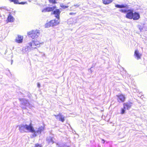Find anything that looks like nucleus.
Instances as JSON below:
<instances>
[{
	"label": "nucleus",
	"instance_id": "nucleus-1",
	"mask_svg": "<svg viewBox=\"0 0 147 147\" xmlns=\"http://www.w3.org/2000/svg\"><path fill=\"white\" fill-rule=\"evenodd\" d=\"M19 127V130L20 132L22 133L24 132H32L33 130L32 126L30 124L29 125L23 124L20 125L18 126Z\"/></svg>",
	"mask_w": 147,
	"mask_h": 147
},
{
	"label": "nucleus",
	"instance_id": "nucleus-2",
	"mask_svg": "<svg viewBox=\"0 0 147 147\" xmlns=\"http://www.w3.org/2000/svg\"><path fill=\"white\" fill-rule=\"evenodd\" d=\"M32 133H33L32 136L33 137H36L38 135L41 134V132L44 130V127L41 126L36 127L34 129L32 126Z\"/></svg>",
	"mask_w": 147,
	"mask_h": 147
},
{
	"label": "nucleus",
	"instance_id": "nucleus-3",
	"mask_svg": "<svg viewBox=\"0 0 147 147\" xmlns=\"http://www.w3.org/2000/svg\"><path fill=\"white\" fill-rule=\"evenodd\" d=\"M40 32L38 30H32L28 32V35L33 39H35L38 37Z\"/></svg>",
	"mask_w": 147,
	"mask_h": 147
},
{
	"label": "nucleus",
	"instance_id": "nucleus-4",
	"mask_svg": "<svg viewBox=\"0 0 147 147\" xmlns=\"http://www.w3.org/2000/svg\"><path fill=\"white\" fill-rule=\"evenodd\" d=\"M116 96L117 97V101L119 102H123L125 100V97L124 95L122 94H120L117 95Z\"/></svg>",
	"mask_w": 147,
	"mask_h": 147
},
{
	"label": "nucleus",
	"instance_id": "nucleus-5",
	"mask_svg": "<svg viewBox=\"0 0 147 147\" xmlns=\"http://www.w3.org/2000/svg\"><path fill=\"white\" fill-rule=\"evenodd\" d=\"M133 11L131 10H128L127 14L126 15V17L130 19H132L133 16Z\"/></svg>",
	"mask_w": 147,
	"mask_h": 147
},
{
	"label": "nucleus",
	"instance_id": "nucleus-6",
	"mask_svg": "<svg viewBox=\"0 0 147 147\" xmlns=\"http://www.w3.org/2000/svg\"><path fill=\"white\" fill-rule=\"evenodd\" d=\"M56 119L59 121L63 122L65 121V117L61 114H59L57 115H54Z\"/></svg>",
	"mask_w": 147,
	"mask_h": 147
},
{
	"label": "nucleus",
	"instance_id": "nucleus-7",
	"mask_svg": "<svg viewBox=\"0 0 147 147\" xmlns=\"http://www.w3.org/2000/svg\"><path fill=\"white\" fill-rule=\"evenodd\" d=\"M140 18V14L137 12L133 13L132 19L134 20H137Z\"/></svg>",
	"mask_w": 147,
	"mask_h": 147
},
{
	"label": "nucleus",
	"instance_id": "nucleus-8",
	"mask_svg": "<svg viewBox=\"0 0 147 147\" xmlns=\"http://www.w3.org/2000/svg\"><path fill=\"white\" fill-rule=\"evenodd\" d=\"M142 55V54L139 53V51L137 49L135 50L134 52V56L137 60L141 59Z\"/></svg>",
	"mask_w": 147,
	"mask_h": 147
},
{
	"label": "nucleus",
	"instance_id": "nucleus-9",
	"mask_svg": "<svg viewBox=\"0 0 147 147\" xmlns=\"http://www.w3.org/2000/svg\"><path fill=\"white\" fill-rule=\"evenodd\" d=\"M56 7L55 6L53 7H47L44 8L42 10V12H49L52 11L54 10L55 9Z\"/></svg>",
	"mask_w": 147,
	"mask_h": 147
},
{
	"label": "nucleus",
	"instance_id": "nucleus-10",
	"mask_svg": "<svg viewBox=\"0 0 147 147\" xmlns=\"http://www.w3.org/2000/svg\"><path fill=\"white\" fill-rule=\"evenodd\" d=\"M61 11L59 9H56L53 11V13L55 17L57 18H59V15Z\"/></svg>",
	"mask_w": 147,
	"mask_h": 147
},
{
	"label": "nucleus",
	"instance_id": "nucleus-11",
	"mask_svg": "<svg viewBox=\"0 0 147 147\" xmlns=\"http://www.w3.org/2000/svg\"><path fill=\"white\" fill-rule=\"evenodd\" d=\"M19 100L21 102L22 104L24 105H26L28 106L29 105V103L28 101L26 99H20Z\"/></svg>",
	"mask_w": 147,
	"mask_h": 147
},
{
	"label": "nucleus",
	"instance_id": "nucleus-12",
	"mask_svg": "<svg viewBox=\"0 0 147 147\" xmlns=\"http://www.w3.org/2000/svg\"><path fill=\"white\" fill-rule=\"evenodd\" d=\"M23 37L22 36L18 35L16 38L15 41L16 42L18 43H21L23 41Z\"/></svg>",
	"mask_w": 147,
	"mask_h": 147
},
{
	"label": "nucleus",
	"instance_id": "nucleus-13",
	"mask_svg": "<svg viewBox=\"0 0 147 147\" xmlns=\"http://www.w3.org/2000/svg\"><path fill=\"white\" fill-rule=\"evenodd\" d=\"M132 103L131 102H126L123 104L124 108H126L127 110L129 109L132 106Z\"/></svg>",
	"mask_w": 147,
	"mask_h": 147
},
{
	"label": "nucleus",
	"instance_id": "nucleus-14",
	"mask_svg": "<svg viewBox=\"0 0 147 147\" xmlns=\"http://www.w3.org/2000/svg\"><path fill=\"white\" fill-rule=\"evenodd\" d=\"M54 21L51 20L49 22L47 23L45 25V28H48L51 26H54V24H53V22Z\"/></svg>",
	"mask_w": 147,
	"mask_h": 147
},
{
	"label": "nucleus",
	"instance_id": "nucleus-15",
	"mask_svg": "<svg viewBox=\"0 0 147 147\" xmlns=\"http://www.w3.org/2000/svg\"><path fill=\"white\" fill-rule=\"evenodd\" d=\"M29 46H28V47L32 49L36 48V47L35 46L34 43V41H32L28 43Z\"/></svg>",
	"mask_w": 147,
	"mask_h": 147
},
{
	"label": "nucleus",
	"instance_id": "nucleus-16",
	"mask_svg": "<svg viewBox=\"0 0 147 147\" xmlns=\"http://www.w3.org/2000/svg\"><path fill=\"white\" fill-rule=\"evenodd\" d=\"M34 43L36 48V47H39L40 46V44L42 45L43 44V42L40 43L39 41H34Z\"/></svg>",
	"mask_w": 147,
	"mask_h": 147
},
{
	"label": "nucleus",
	"instance_id": "nucleus-17",
	"mask_svg": "<svg viewBox=\"0 0 147 147\" xmlns=\"http://www.w3.org/2000/svg\"><path fill=\"white\" fill-rule=\"evenodd\" d=\"M103 3L105 5L109 4L111 3L113 0H102Z\"/></svg>",
	"mask_w": 147,
	"mask_h": 147
},
{
	"label": "nucleus",
	"instance_id": "nucleus-18",
	"mask_svg": "<svg viewBox=\"0 0 147 147\" xmlns=\"http://www.w3.org/2000/svg\"><path fill=\"white\" fill-rule=\"evenodd\" d=\"M47 141L50 144H53V138L51 137H49L47 138Z\"/></svg>",
	"mask_w": 147,
	"mask_h": 147
},
{
	"label": "nucleus",
	"instance_id": "nucleus-19",
	"mask_svg": "<svg viewBox=\"0 0 147 147\" xmlns=\"http://www.w3.org/2000/svg\"><path fill=\"white\" fill-rule=\"evenodd\" d=\"M52 21H54V22H53V24H54V26H55L57 25L58 24L60 23V18H57V20H52Z\"/></svg>",
	"mask_w": 147,
	"mask_h": 147
},
{
	"label": "nucleus",
	"instance_id": "nucleus-20",
	"mask_svg": "<svg viewBox=\"0 0 147 147\" xmlns=\"http://www.w3.org/2000/svg\"><path fill=\"white\" fill-rule=\"evenodd\" d=\"M14 18L13 17L11 16V15H9L8 18L7 20L9 22H13L14 20Z\"/></svg>",
	"mask_w": 147,
	"mask_h": 147
},
{
	"label": "nucleus",
	"instance_id": "nucleus-21",
	"mask_svg": "<svg viewBox=\"0 0 147 147\" xmlns=\"http://www.w3.org/2000/svg\"><path fill=\"white\" fill-rule=\"evenodd\" d=\"M115 6L116 7L119 8H125L126 7L127 5H115Z\"/></svg>",
	"mask_w": 147,
	"mask_h": 147
},
{
	"label": "nucleus",
	"instance_id": "nucleus-22",
	"mask_svg": "<svg viewBox=\"0 0 147 147\" xmlns=\"http://www.w3.org/2000/svg\"><path fill=\"white\" fill-rule=\"evenodd\" d=\"M126 108H124V107L123 108H121V114H124L125 113Z\"/></svg>",
	"mask_w": 147,
	"mask_h": 147
},
{
	"label": "nucleus",
	"instance_id": "nucleus-23",
	"mask_svg": "<svg viewBox=\"0 0 147 147\" xmlns=\"http://www.w3.org/2000/svg\"><path fill=\"white\" fill-rule=\"evenodd\" d=\"M10 2H13L15 4H18V0H9Z\"/></svg>",
	"mask_w": 147,
	"mask_h": 147
},
{
	"label": "nucleus",
	"instance_id": "nucleus-24",
	"mask_svg": "<svg viewBox=\"0 0 147 147\" xmlns=\"http://www.w3.org/2000/svg\"><path fill=\"white\" fill-rule=\"evenodd\" d=\"M60 7L63 9L67 8L68 7V6L64 5L63 4H61Z\"/></svg>",
	"mask_w": 147,
	"mask_h": 147
},
{
	"label": "nucleus",
	"instance_id": "nucleus-25",
	"mask_svg": "<svg viewBox=\"0 0 147 147\" xmlns=\"http://www.w3.org/2000/svg\"><path fill=\"white\" fill-rule=\"evenodd\" d=\"M57 147H69V146L65 145H58V144H57Z\"/></svg>",
	"mask_w": 147,
	"mask_h": 147
},
{
	"label": "nucleus",
	"instance_id": "nucleus-26",
	"mask_svg": "<svg viewBox=\"0 0 147 147\" xmlns=\"http://www.w3.org/2000/svg\"><path fill=\"white\" fill-rule=\"evenodd\" d=\"M127 11H128V10L125 9H121L120 10V11H121V12H123V13H125L126 12H127Z\"/></svg>",
	"mask_w": 147,
	"mask_h": 147
},
{
	"label": "nucleus",
	"instance_id": "nucleus-27",
	"mask_svg": "<svg viewBox=\"0 0 147 147\" xmlns=\"http://www.w3.org/2000/svg\"><path fill=\"white\" fill-rule=\"evenodd\" d=\"M35 147H42L41 146L38 144H36L35 145Z\"/></svg>",
	"mask_w": 147,
	"mask_h": 147
},
{
	"label": "nucleus",
	"instance_id": "nucleus-28",
	"mask_svg": "<svg viewBox=\"0 0 147 147\" xmlns=\"http://www.w3.org/2000/svg\"><path fill=\"white\" fill-rule=\"evenodd\" d=\"M27 2H21V3H19L18 2V4H26V3H27Z\"/></svg>",
	"mask_w": 147,
	"mask_h": 147
},
{
	"label": "nucleus",
	"instance_id": "nucleus-29",
	"mask_svg": "<svg viewBox=\"0 0 147 147\" xmlns=\"http://www.w3.org/2000/svg\"><path fill=\"white\" fill-rule=\"evenodd\" d=\"M50 1L53 3H55V0H49Z\"/></svg>",
	"mask_w": 147,
	"mask_h": 147
},
{
	"label": "nucleus",
	"instance_id": "nucleus-30",
	"mask_svg": "<svg viewBox=\"0 0 147 147\" xmlns=\"http://www.w3.org/2000/svg\"><path fill=\"white\" fill-rule=\"evenodd\" d=\"M138 28H139V30H140V31H141V30L142 29V28L141 27V26H138Z\"/></svg>",
	"mask_w": 147,
	"mask_h": 147
},
{
	"label": "nucleus",
	"instance_id": "nucleus-31",
	"mask_svg": "<svg viewBox=\"0 0 147 147\" xmlns=\"http://www.w3.org/2000/svg\"><path fill=\"white\" fill-rule=\"evenodd\" d=\"M75 13H72V12H71V13H69V14L71 15H75Z\"/></svg>",
	"mask_w": 147,
	"mask_h": 147
},
{
	"label": "nucleus",
	"instance_id": "nucleus-32",
	"mask_svg": "<svg viewBox=\"0 0 147 147\" xmlns=\"http://www.w3.org/2000/svg\"><path fill=\"white\" fill-rule=\"evenodd\" d=\"M74 6H77L78 7H79L80 6V5L78 4H77L76 5H75Z\"/></svg>",
	"mask_w": 147,
	"mask_h": 147
},
{
	"label": "nucleus",
	"instance_id": "nucleus-33",
	"mask_svg": "<svg viewBox=\"0 0 147 147\" xmlns=\"http://www.w3.org/2000/svg\"><path fill=\"white\" fill-rule=\"evenodd\" d=\"M40 84L38 83V87H40Z\"/></svg>",
	"mask_w": 147,
	"mask_h": 147
},
{
	"label": "nucleus",
	"instance_id": "nucleus-34",
	"mask_svg": "<svg viewBox=\"0 0 147 147\" xmlns=\"http://www.w3.org/2000/svg\"><path fill=\"white\" fill-rule=\"evenodd\" d=\"M102 143H105V141L103 140H102Z\"/></svg>",
	"mask_w": 147,
	"mask_h": 147
}]
</instances>
